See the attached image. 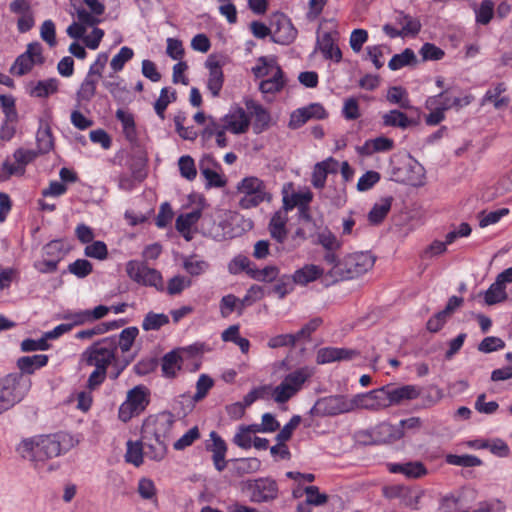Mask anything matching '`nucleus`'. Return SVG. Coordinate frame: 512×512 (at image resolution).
I'll return each instance as SVG.
<instances>
[{
  "instance_id": "nucleus-33",
  "label": "nucleus",
  "mask_w": 512,
  "mask_h": 512,
  "mask_svg": "<svg viewBox=\"0 0 512 512\" xmlns=\"http://www.w3.org/2000/svg\"><path fill=\"white\" fill-rule=\"evenodd\" d=\"M393 202V197L388 196L375 203L368 213V220L373 225H379L386 218Z\"/></svg>"
},
{
  "instance_id": "nucleus-4",
  "label": "nucleus",
  "mask_w": 512,
  "mask_h": 512,
  "mask_svg": "<svg viewBox=\"0 0 512 512\" xmlns=\"http://www.w3.org/2000/svg\"><path fill=\"white\" fill-rule=\"evenodd\" d=\"M375 263L374 256L369 252H356L344 256L334 268H330L326 276L332 282L353 279L366 273Z\"/></svg>"
},
{
  "instance_id": "nucleus-25",
  "label": "nucleus",
  "mask_w": 512,
  "mask_h": 512,
  "mask_svg": "<svg viewBox=\"0 0 512 512\" xmlns=\"http://www.w3.org/2000/svg\"><path fill=\"white\" fill-rule=\"evenodd\" d=\"M98 80L95 77L86 75L76 92L77 108L83 107L93 99L96 94Z\"/></svg>"
},
{
  "instance_id": "nucleus-32",
  "label": "nucleus",
  "mask_w": 512,
  "mask_h": 512,
  "mask_svg": "<svg viewBox=\"0 0 512 512\" xmlns=\"http://www.w3.org/2000/svg\"><path fill=\"white\" fill-rule=\"evenodd\" d=\"M48 362V356L37 354L33 356H23L17 360V367L22 375L32 374L36 369L45 366Z\"/></svg>"
},
{
  "instance_id": "nucleus-29",
  "label": "nucleus",
  "mask_w": 512,
  "mask_h": 512,
  "mask_svg": "<svg viewBox=\"0 0 512 512\" xmlns=\"http://www.w3.org/2000/svg\"><path fill=\"white\" fill-rule=\"evenodd\" d=\"M37 152L46 154L54 147V139L49 124L40 120V125L36 134Z\"/></svg>"
},
{
  "instance_id": "nucleus-41",
  "label": "nucleus",
  "mask_w": 512,
  "mask_h": 512,
  "mask_svg": "<svg viewBox=\"0 0 512 512\" xmlns=\"http://www.w3.org/2000/svg\"><path fill=\"white\" fill-rule=\"evenodd\" d=\"M412 121L407 115L399 110H391L383 115V124L389 127H399L402 129L410 126Z\"/></svg>"
},
{
  "instance_id": "nucleus-19",
  "label": "nucleus",
  "mask_w": 512,
  "mask_h": 512,
  "mask_svg": "<svg viewBox=\"0 0 512 512\" xmlns=\"http://www.w3.org/2000/svg\"><path fill=\"white\" fill-rule=\"evenodd\" d=\"M212 444L207 446V450L211 451L212 460L217 471L222 472L226 468L225 456L227 445L225 441L215 432L210 433Z\"/></svg>"
},
{
  "instance_id": "nucleus-45",
  "label": "nucleus",
  "mask_w": 512,
  "mask_h": 512,
  "mask_svg": "<svg viewBox=\"0 0 512 512\" xmlns=\"http://www.w3.org/2000/svg\"><path fill=\"white\" fill-rule=\"evenodd\" d=\"M200 217V210H193L189 213L180 214L176 219L175 227L179 233H189L190 228L200 219Z\"/></svg>"
},
{
  "instance_id": "nucleus-21",
  "label": "nucleus",
  "mask_w": 512,
  "mask_h": 512,
  "mask_svg": "<svg viewBox=\"0 0 512 512\" xmlns=\"http://www.w3.org/2000/svg\"><path fill=\"white\" fill-rule=\"evenodd\" d=\"M206 67L209 69L207 88L213 97H218L224 83V74L222 67L217 61H206Z\"/></svg>"
},
{
  "instance_id": "nucleus-20",
  "label": "nucleus",
  "mask_w": 512,
  "mask_h": 512,
  "mask_svg": "<svg viewBox=\"0 0 512 512\" xmlns=\"http://www.w3.org/2000/svg\"><path fill=\"white\" fill-rule=\"evenodd\" d=\"M389 385L388 395L390 397V404L399 405L403 401L416 399L420 395V388L416 385H403L395 387L392 384Z\"/></svg>"
},
{
  "instance_id": "nucleus-15",
  "label": "nucleus",
  "mask_w": 512,
  "mask_h": 512,
  "mask_svg": "<svg viewBox=\"0 0 512 512\" xmlns=\"http://www.w3.org/2000/svg\"><path fill=\"white\" fill-rule=\"evenodd\" d=\"M360 356L356 349L324 347L318 350L316 361L318 364H327L336 361H350Z\"/></svg>"
},
{
  "instance_id": "nucleus-14",
  "label": "nucleus",
  "mask_w": 512,
  "mask_h": 512,
  "mask_svg": "<svg viewBox=\"0 0 512 512\" xmlns=\"http://www.w3.org/2000/svg\"><path fill=\"white\" fill-rule=\"evenodd\" d=\"M83 2L89 7L90 12L78 5L79 0H70L78 20L87 26L97 25L100 21L96 16H100L105 12V5L99 0H83Z\"/></svg>"
},
{
  "instance_id": "nucleus-62",
  "label": "nucleus",
  "mask_w": 512,
  "mask_h": 512,
  "mask_svg": "<svg viewBox=\"0 0 512 512\" xmlns=\"http://www.w3.org/2000/svg\"><path fill=\"white\" fill-rule=\"evenodd\" d=\"M200 437V432L197 426L189 429L184 435H182L174 444L175 450H184L191 446Z\"/></svg>"
},
{
  "instance_id": "nucleus-16",
  "label": "nucleus",
  "mask_w": 512,
  "mask_h": 512,
  "mask_svg": "<svg viewBox=\"0 0 512 512\" xmlns=\"http://www.w3.org/2000/svg\"><path fill=\"white\" fill-rule=\"evenodd\" d=\"M225 128L234 134L246 133L250 126V117L242 107H236L223 117Z\"/></svg>"
},
{
  "instance_id": "nucleus-56",
  "label": "nucleus",
  "mask_w": 512,
  "mask_h": 512,
  "mask_svg": "<svg viewBox=\"0 0 512 512\" xmlns=\"http://www.w3.org/2000/svg\"><path fill=\"white\" fill-rule=\"evenodd\" d=\"M406 94L405 89L400 86H394L388 90L387 100L390 103L398 104L403 109H409L411 106Z\"/></svg>"
},
{
  "instance_id": "nucleus-49",
  "label": "nucleus",
  "mask_w": 512,
  "mask_h": 512,
  "mask_svg": "<svg viewBox=\"0 0 512 512\" xmlns=\"http://www.w3.org/2000/svg\"><path fill=\"white\" fill-rule=\"evenodd\" d=\"M351 403L353 405V410H355V409H366V410H370V411L380 410L370 391L367 393H360V394L355 395L351 399Z\"/></svg>"
},
{
  "instance_id": "nucleus-43",
  "label": "nucleus",
  "mask_w": 512,
  "mask_h": 512,
  "mask_svg": "<svg viewBox=\"0 0 512 512\" xmlns=\"http://www.w3.org/2000/svg\"><path fill=\"white\" fill-rule=\"evenodd\" d=\"M176 98L175 90L169 95V89L167 87L161 89L159 98L154 103L155 112L161 120L165 119V110L169 103L174 102Z\"/></svg>"
},
{
  "instance_id": "nucleus-31",
  "label": "nucleus",
  "mask_w": 512,
  "mask_h": 512,
  "mask_svg": "<svg viewBox=\"0 0 512 512\" xmlns=\"http://www.w3.org/2000/svg\"><path fill=\"white\" fill-rule=\"evenodd\" d=\"M286 223L287 216L281 211L274 213L269 222V232L271 237L278 243H283L287 237Z\"/></svg>"
},
{
  "instance_id": "nucleus-1",
  "label": "nucleus",
  "mask_w": 512,
  "mask_h": 512,
  "mask_svg": "<svg viewBox=\"0 0 512 512\" xmlns=\"http://www.w3.org/2000/svg\"><path fill=\"white\" fill-rule=\"evenodd\" d=\"M174 424V416L170 412H162L155 418H148L142 428L141 441L145 456L151 460H162L167 452L164 441L165 435L170 432Z\"/></svg>"
},
{
  "instance_id": "nucleus-61",
  "label": "nucleus",
  "mask_w": 512,
  "mask_h": 512,
  "mask_svg": "<svg viewBox=\"0 0 512 512\" xmlns=\"http://www.w3.org/2000/svg\"><path fill=\"white\" fill-rule=\"evenodd\" d=\"M84 254L90 258L104 260L108 255L107 246L103 241H94L85 247Z\"/></svg>"
},
{
  "instance_id": "nucleus-64",
  "label": "nucleus",
  "mask_w": 512,
  "mask_h": 512,
  "mask_svg": "<svg viewBox=\"0 0 512 512\" xmlns=\"http://www.w3.org/2000/svg\"><path fill=\"white\" fill-rule=\"evenodd\" d=\"M92 270V264L86 259H77L68 266V271L78 278H85Z\"/></svg>"
},
{
  "instance_id": "nucleus-10",
  "label": "nucleus",
  "mask_w": 512,
  "mask_h": 512,
  "mask_svg": "<svg viewBox=\"0 0 512 512\" xmlns=\"http://www.w3.org/2000/svg\"><path fill=\"white\" fill-rule=\"evenodd\" d=\"M39 155V152L33 149H16L13 153L15 163H11L9 159L3 162L0 180H8L13 175H24L26 166L33 162Z\"/></svg>"
},
{
  "instance_id": "nucleus-40",
  "label": "nucleus",
  "mask_w": 512,
  "mask_h": 512,
  "mask_svg": "<svg viewBox=\"0 0 512 512\" xmlns=\"http://www.w3.org/2000/svg\"><path fill=\"white\" fill-rule=\"evenodd\" d=\"M508 298V295L505 290V286H503L497 280L490 285L488 290L484 293V300L487 305H495L505 301Z\"/></svg>"
},
{
  "instance_id": "nucleus-24",
  "label": "nucleus",
  "mask_w": 512,
  "mask_h": 512,
  "mask_svg": "<svg viewBox=\"0 0 512 512\" xmlns=\"http://www.w3.org/2000/svg\"><path fill=\"white\" fill-rule=\"evenodd\" d=\"M444 94L445 92H441L438 95L429 97L426 100V108L431 110L425 119L427 125H437L444 120V111L449 109V104H445V106H438V100L442 98Z\"/></svg>"
},
{
  "instance_id": "nucleus-18",
  "label": "nucleus",
  "mask_w": 512,
  "mask_h": 512,
  "mask_svg": "<svg viewBox=\"0 0 512 512\" xmlns=\"http://www.w3.org/2000/svg\"><path fill=\"white\" fill-rule=\"evenodd\" d=\"M338 161L332 157L317 163L312 172L311 183L316 189H323L329 173H337Z\"/></svg>"
},
{
  "instance_id": "nucleus-37",
  "label": "nucleus",
  "mask_w": 512,
  "mask_h": 512,
  "mask_svg": "<svg viewBox=\"0 0 512 512\" xmlns=\"http://www.w3.org/2000/svg\"><path fill=\"white\" fill-rule=\"evenodd\" d=\"M417 63L416 55L410 48L404 49L400 54H395L389 61L388 67L393 70H399L405 66Z\"/></svg>"
},
{
  "instance_id": "nucleus-5",
  "label": "nucleus",
  "mask_w": 512,
  "mask_h": 512,
  "mask_svg": "<svg viewBox=\"0 0 512 512\" xmlns=\"http://www.w3.org/2000/svg\"><path fill=\"white\" fill-rule=\"evenodd\" d=\"M31 380L22 373H10L0 379V414L19 403L29 392Z\"/></svg>"
},
{
  "instance_id": "nucleus-7",
  "label": "nucleus",
  "mask_w": 512,
  "mask_h": 512,
  "mask_svg": "<svg viewBox=\"0 0 512 512\" xmlns=\"http://www.w3.org/2000/svg\"><path fill=\"white\" fill-rule=\"evenodd\" d=\"M44 62L42 45L39 42H31L27 45L26 51L15 59L9 72L21 77L28 74L35 65H42Z\"/></svg>"
},
{
  "instance_id": "nucleus-34",
  "label": "nucleus",
  "mask_w": 512,
  "mask_h": 512,
  "mask_svg": "<svg viewBox=\"0 0 512 512\" xmlns=\"http://www.w3.org/2000/svg\"><path fill=\"white\" fill-rule=\"evenodd\" d=\"M275 73L269 79L262 80L259 84V90L262 93H276L285 86L284 73L280 66L275 65Z\"/></svg>"
},
{
  "instance_id": "nucleus-3",
  "label": "nucleus",
  "mask_w": 512,
  "mask_h": 512,
  "mask_svg": "<svg viewBox=\"0 0 512 512\" xmlns=\"http://www.w3.org/2000/svg\"><path fill=\"white\" fill-rule=\"evenodd\" d=\"M67 435L55 433L41 435L31 439L23 440L17 451L24 458L33 462L37 467L40 463L61 455L68 448L64 446Z\"/></svg>"
},
{
  "instance_id": "nucleus-28",
  "label": "nucleus",
  "mask_w": 512,
  "mask_h": 512,
  "mask_svg": "<svg viewBox=\"0 0 512 512\" xmlns=\"http://www.w3.org/2000/svg\"><path fill=\"white\" fill-rule=\"evenodd\" d=\"M323 273V268L314 264H307L302 268L296 270L291 277L295 284L307 285L308 283L318 279L320 276L323 275Z\"/></svg>"
},
{
  "instance_id": "nucleus-17",
  "label": "nucleus",
  "mask_w": 512,
  "mask_h": 512,
  "mask_svg": "<svg viewBox=\"0 0 512 512\" xmlns=\"http://www.w3.org/2000/svg\"><path fill=\"white\" fill-rule=\"evenodd\" d=\"M246 108L254 117L253 131L255 134H260L269 128L271 116L266 108L253 100L246 101Z\"/></svg>"
},
{
  "instance_id": "nucleus-57",
  "label": "nucleus",
  "mask_w": 512,
  "mask_h": 512,
  "mask_svg": "<svg viewBox=\"0 0 512 512\" xmlns=\"http://www.w3.org/2000/svg\"><path fill=\"white\" fill-rule=\"evenodd\" d=\"M134 56V52L131 48L123 46L120 51L112 58L110 66L114 72L121 71L125 64L131 60Z\"/></svg>"
},
{
  "instance_id": "nucleus-42",
  "label": "nucleus",
  "mask_w": 512,
  "mask_h": 512,
  "mask_svg": "<svg viewBox=\"0 0 512 512\" xmlns=\"http://www.w3.org/2000/svg\"><path fill=\"white\" fill-rule=\"evenodd\" d=\"M145 455L144 446L142 441L127 442V451L125 455V460L128 463H132L135 466H140L143 463V456Z\"/></svg>"
},
{
  "instance_id": "nucleus-23",
  "label": "nucleus",
  "mask_w": 512,
  "mask_h": 512,
  "mask_svg": "<svg viewBox=\"0 0 512 512\" xmlns=\"http://www.w3.org/2000/svg\"><path fill=\"white\" fill-rule=\"evenodd\" d=\"M376 440L383 443H392L400 440L404 432L399 425H393L388 422H382L374 428Z\"/></svg>"
},
{
  "instance_id": "nucleus-46",
  "label": "nucleus",
  "mask_w": 512,
  "mask_h": 512,
  "mask_svg": "<svg viewBox=\"0 0 512 512\" xmlns=\"http://www.w3.org/2000/svg\"><path fill=\"white\" fill-rule=\"evenodd\" d=\"M406 181L409 185L414 187H420L424 185L425 182V169L424 167L418 163L414 162L410 164L407 170Z\"/></svg>"
},
{
  "instance_id": "nucleus-44",
  "label": "nucleus",
  "mask_w": 512,
  "mask_h": 512,
  "mask_svg": "<svg viewBox=\"0 0 512 512\" xmlns=\"http://www.w3.org/2000/svg\"><path fill=\"white\" fill-rule=\"evenodd\" d=\"M169 323V317L163 313L149 312L143 319L142 328L145 331L159 330Z\"/></svg>"
},
{
  "instance_id": "nucleus-54",
  "label": "nucleus",
  "mask_w": 512,
  "mask_h": 512,
  "mask_svg": "<svg viewBox=\"0 0 512 512\" xmlns=\"http://www.w3.org/2000/svg\"><path fill=\"white\" fill-rule=\"evenodd\" d=\"M180 174L183 178L192 181L196 178L197 170L195 167L194 159L189 156H181L178 160Z\"/></svg>"
},
{
  "instance_id": "nucleus-63",
  "label": "nucleus",
  "mask_w": 512,
  "mask_h": 512,
  "mask_svg": "<svg viewBox=\"0 0 512 512\" xmlns=\"http://www.w3.org/2000/svg\"><path fill=\"white\" fill-rule=\"evenodd\" d=\"M419 53L423 61L441 60L445 55V52L441 48L429 42L423 44Z\"/></svg>"
},
{
  "instance_id": "nucleus-27",
  "label": "nucleus",
  "mask_w": 512,
  "mask_h": 512,
  "mask_svg": "<svg viewBox=\"0 0 512 512\" xmlns=\"http://www.w3.org/2000/svg\"><path fill=\"white\" fill-rule=\"evenodd\" d=\"M29 95L35 98H47L58 92L59 81L56 78L40 80L36 83H30Z\"/></svg>"
},
{
  "instance_id": "nucleus-26",
  "label": "nucleus",
  "mask_w": 512,
  "mask_h": 512,
  "mask_svg": "<svg viewBox=\"0 0 512 512\" xmlns=\"http://www.w3.org/2000/svg\"><path fill=\"white\" fill-rule=\"evenodd\" d=\"M317 47L325 59H330L337 63L341 61L342 52L340 48L335 44V41L330 32H325L321 38H318Z\"/></svg>"
},
{
  "instance_id": "nucleus-36",
  "label": "nucleus",
  "mask_w": 512,
  "mask_h": 512,
  "mask_svg": "<svg viewBox=\"0 0 512 512\" xmlns=\"http://www.w3.org/2000/svg\"><path fill=\"white\" fill-rule=\"evenodd\" d=\"M505 83H498L493 89H489L483 98V103H493L496 109L507 107L510 99L508 97H501V94L506 91Z\"/></svg>"
},
{
  "instance_id": "nucleus-53",
  "label": "nucleus",
  "mask_w": 512,
  "mask_h": 512,
  "mask_svg": "<svg viewBox=\"0 0 512 512\" xmlns=\"http://www.w3.org/2000/svg\"><path fill=\"white\" fill-rule=\"evenodd\" d=\"M270 200L271 195L266 191H262V193L244 194V196L239 201V205L243 209H250L258 206L260 203L264 201Z\"/></svg>"
},
{
  "instance_id": "nucleus-39",
  "label": "nucleus",
  "mask_w": 512,
  "mask_h": 512,
  "mask_svg": "<svg viewBox=\"0 0 512 512\" xmlns=\"http://www.w3.org/2000/svg\"><path fill=\"white\" fill-rule=\"evenodd\" d=\"M312 376V371L308 367H301L295 371L287 374L284 381L287 382L292 388L296 389L298 393L303 384Z\"/></svg>"
},
{
  "instance_id": "nucleus-35",
  "label": "nucleus",
  "mask_w": 512,
  "mask_h": 512,
  "mask_svg": "<svg viewBox=\"0 0 512 512\" xmlns=\"http://www.w3.org/2000/svg\"><path fill=\"white\" fill-rule=\"evenodd\" d=\"M182 358L177 351L173 350L166 353L162 358L161 369L166 378H175L177 372L181 369Z\"/></svg>"
},
{
  "instance_id": "nucleus-50",
  "label": "nucleus",
  "mask_w": 512,
  "mask_h": 512,
  "mask_svg": "<svg viewBox=\"0 0 512 512\" xmlns=\"http://www.w3.org/2000/svg\"><path fill=\"white\" fill-rule=\"evenodd\" d=\"M103 86L109 91L112 97L118 102H124L129 96V91L121 80H107Z\"/></svg>"
},
{
  "instance_id": "nucleus-30",
  "label": "nucleus",
  "mask_w": 512,
  "mask_h": 512,
  "mask_svg": "<svg viewBox=\"0 0 512 512\" xmlns=\"http://www.w3.org/2000/svg\"><path fill=\"white\" fill-rule=\"evenodd\" d=\"M311 200V192L293 193L290 197L285 196L283 198V208L285 211H289L294 207H298L300 212L304 214L306 218H309V215H307L306 212L308 210V204L311 202Z\"/></svg>"
},
{
  "instance_id": "nucleus-38",
  "label": "nucleus",
  "mask_w": 512,
  "mask_h": 512,
  "mask_svg": "<svg viewBox=\"0 0 512 512\" xmlns=\"http://www.w3.org/2000/svg\"><path fill=\"white\" fill-rule=\"evenodd\" d=\"M138 334L139 330L137 327L131 326L123 329L118 338L115 336L116 351L118 348L121 349L122 353L130 351Z\"/></svg>"
},
{
  "instance_id": "nucleus-6",
  "label": "nucleus",
  "mask_w": 512,
  "mask_h": 512,
  "mask_svg": "<svg viewBox=\"0 0 512 512\" xmlns=\"http://www.w3.org/2000/svg\"><path fill=\"white\" fill-rule=\"evenodd\" d=\"M150 391L144 385H137L128 391L126 401L119 408V419L128 422L134 416L141 414L149 405Z\"/></svg>"
},
{
  "instance_id": "nucleus-11",
  "label": "nucleus",
  "mask_w": 512,
  "mask_h": 512,
  "mask_svg": "<svg viewBox=\"0 0 512 512\" xmlns=\"http://www.w3.org/2000/svg\"><path fill=\"white\" fill-rule=\"evenodd\" d=\"M353 411L351 399L343 395H334L319 399L310 413L315 416H334Z\"/></svg>"
},
{
  "instance_id": "nucleus-59",
  "label": "nucleus",
  "mask_w": 512,
  "mask_h": 512,
  "mask_svg": "<svg viewBox=\"0 0 512 512\" xmlns=\"http://www.w3.org/2000/svg\"><path fill=\"white\" fill-rule=\"evenodd\" d=\"M261 461L256 457L241 458L236 460V470L239 474H250L260 470Z\"/></svg>"
},
{
  "instance_id": "nucleus-52",
  "label": "nucleus",
  "mask_w": 512,
  "mask_h": 512,
  "mask_svg": "<svg viewBox=\"0 0 512 512\" xmlns=\"http://www.w3.org/2000/svg\"><path fill=\"white\" fill-rule=\"evenodd\" d=\"M237 188L239 192L243 194L262 193V191H266L263 181L256 177L244 178Z\"/></svg>"
},
{
  "instance_id": "nucleus-12",
  "label": "nucleus",
  "mask_w": 512,
  "mask_h": 512,
  "mask_svg": "<svg viewBox=\"0 0 512 512\" xmlns=\"http://www.w3.org/2000/svg\"><path fill=\"white\" fill-rule=\"evenodd\" d=\"M382 494L388 500L398 499L404 506L417 509L424 491L418 487L395 484L384 486Z\"/></svg>"
},
{
  "instance_id": "nucleus-9",
  "label": "nucleus",
  "mask_w": 512,
  "mask_h": 512,
  "mask_svg": "<svg viewBox=\"0 0 512 512\" xmlns=\"http://www.w3.org/2000/svg\"><path fill=\"white\" fill-rule=\"evenodd\" d=\"M126 271L128 276L138 284L152 286L158 291H164L162 275L156 269L137 261H129Z\"/></svg>"
},
{
  "instance_id": "nucleus-13",
  "label": "nucleus",
  "mask_w": 512,
  "mask_h": 512,
  "mask_svg": "<svg viewBox=\"0 0 512 512\" xmlns=\"http://www.w3.org/2000/svg\"><path fill=\"white\" fill-rule=\"evenodd\" d=\"M270 24L272 27L273 42L281 45H289L296 39L298 31L285 14H274Z\"/></svg>"
},
{
  "instance_id": "nucleus-55",
  "label": "nucleus",
  "mask_w": 512,
  "mask_h": 512,
  "mask_svg": "<svg viewBox=\"0 0 512 512\" xmlns=\"http://www.w3.org/2000/svg\"><path fill=\"white\" fill-rule=\"evenodd\" d=\"M296 389L292 388L287 382H282L273 389V399L276 403H285L296 395Z\"/></svg>"
},
{
  "instance_id": "nucleus-2",
  "label": "nucleus",
  "mask_w": 512,
  "mask_h": 512,
  "mask_svg": "<svg viewBox=\"0 0 512 512\" xmlns=\"http://www.w3.org/2000/svg\"><path fill=\"white\" fill-rule=\"evenodd\" d=\"M116 353L115 336L102 338L83 353L86 364L95 367L87 381L90 390H94L105 381L107 368L112 365Z\"/></svg>"
},
{
  "instance_id": "nucleus-22",
  "label": "nucleus",
  "mask_w": 512,
  "mask_h": 512,
  "mask_svg": "<svg viewBox=\"0 0 512 512\" xmlns=\"http://www.w3.org/2000/svg\"><path fill=\"white\" fill-rule=\"evenodd\" d=\"M391 473H401L407 478L417 479L427 474V469L423 463L419 461L407 463H391L388 465Z\"/></svg>"
},
{
  "instance_id": "nucleus-47",
  "label": "nucleus",
  "mask_w": 512,
  "mask_h": 512,
  "mask_svg": "<svg viewBox=\"0 0 512 512\" xmlns=\"http://www.w3.org/2000/svg\"><path fill=\"white\" fill-rule=\"evenodd\" d=\"M397 21L399 24L402 25L401 31L404 36H407V35L415 36L421 30L420 21L416 18H413L410 15H407V14H404L401 12L399 14V17L397 18Z\"/></svg>"
},
{
  "instance_id": "nucleus-60",
  "label": "nucleus",
  "mask_w": 512,
  "mask_h": 512,
  "mask_svg": "<svg viewBox=\"0 0 512 512\" xmlns=\"http://www.w3.org/2000/svg\"><path fill=\"white\" fill-rule=\"evenodd\" d=\"M318 243L324 250H340L342 243L338 238L329 230L322 231L317 236Z\"/></svg>"
},
{
  "instance_id": "nucleus-48",
  "label": "nucleus",
  "mask_w": 512,
  "mask_h": 512,
  "mask_svg": "<svg viewBox=\"0 0 512 512\" xmlns=\"http://www.w3.org/2000/svg\"><path fill=\"white\" fill-rule=\"evenodd\" d=\"M42 252L44 256L59 263L66 254L64 242L59 239L52 240L43 246Z\"/></svg>"
},
{
  "instance_id": "nucleus-8",
  "label": "nucleus",
  "mask_w": 512,
  "mask_h": 512,
  "mask_svg": "<svg viewBox=\"0 0 512 512\" xmlns=\"http://www.w3.org/2000/svg\"><path fill=\"white\" fill-rule=\"evenodd\" d=\"M246 489L249 492L250 501L253 503H265L275 500L279 494L276 480L270 477H260L248 480Z\"/></svg>"
},
{
  "instance_id": "nucleus-51",
  "label": "nucleus",
  "mask_w": 512,
  "mask_h": 512,
  "mask_svg": "<svg viewBox=\"0 0 512 512\" xmlns=\"http://www.w3.org/2000/svg\"><path fill=\"white\" fill-rule=\"evenodd\" d=\"M446 462L450 465L461 466V467H475L482 464L481 459L474 455H455L448 454L446 456Z\"/></svg>"
},
{
  "instance_id": "nucleus-58",
  "label": "nucleus",
  "mask_w": 512,
  "mask_h": 512,
  "mask_svg": "<svg viewBox=\"0 0 512 512\" xmlns=\"http://www.w3.org/2000/svg\"><path fill=\"white\" fill-rule=\"evenodd\" d=\"M0 103L7 122H17L18 113L16 110L14 97L12 95H0Z\"/></svg>"
}]
</instances>
